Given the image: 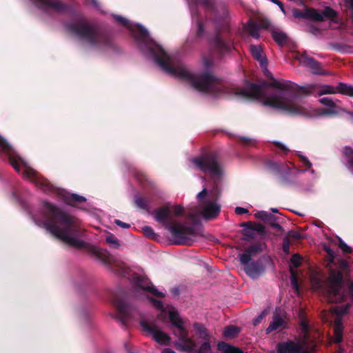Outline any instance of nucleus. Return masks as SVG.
<instances>
[{"mask_svg":"<svg viewBox=\"0 0 353 353\" xmlns=\"http://www.w3.org/2000/svg\"><path fill=\"white\" fill-rule=\"evenodd\" d=\"M339 245L340 248L343 250L345 253H350L352 251V248L347 245L341 239H339Z\"/></svg>","mask_w":353,"mask_h":353,"instance_id":"39","label":"nucleus"},{"mask_svg":"<svg viewBox=\"0 0 353 353\" xmlns=\"http://www.w3.org/2000/svg\"><path fill=\"white\" fill-rule=\"evenodd\" d=\"M266 312L263 311L256 318H255L253 321L254 325H256L261 323L263 319L265 316Z\"/></svg>","mask_w":353,"mask_h":353,"instance_id":"43","label":"nucleus"},{"mask_svg":"<svg viewBox=\"0 0 353 353\" xmlns=\"http://www.w3.org/2000/svg\"><path fill=\"white\" fill-rule=\"evenodd\" d=\"M114 17L130 30L142 52L152 58L165 72L187 82L199 92L215 96L221 94L222 85L210 71L212 65L211 59H203V72L194 73L183 63L177 54H168L153 41L148 30L141 24L134 23L119 15H114Z\"/></svg>","mask_w":353,"mask_h":353,"instance_id":"1","label":"nucleus"},{"mask_svg":"<svg viewBox=\"0 0 353 353\" xmlns=\"http://www.w3.org/2000/svg\"><path fill=\"white\" fill-rule=\"evenodd\" d=\"M345 6L353 9V0H345Z\"/></svg>","mask_w":353,"mask_h":353,"instance_id":"52","label":"nucleus"},{"mask_svg":"<svg viewBox=\"0 0 353 353\" xmlns=\"http://www.w3.org/2000/svg\"><path fill=\"white\" fill-rule=\"evenodd\" d=\"M301 257L298 254H295L292 256L290 259V263L293 265L294 268H296L301 265Z\"/></svg>","mask_w":353,"mask_h":353,"instance_id":"37","label":"nucleus"},{"mask_svg":"<svg viewBox=\"0 0 353 353\" xmlns=\"http://www.w3.org/2000/svg\"><path fill=\"white\" fill-rule=\"evenodd\" d=\"M112 302L120 316L125 321L136 319L140 315L134 307L127 304L123 299L115 298Z\"/></svg>","mask_w":353,"mask_h":353,"instance_id":"14","label":"nucleus"},{"mask_svg":"<svg viewBox=\"0 0 353 353\" xmlns=\"http://www.w3.org/2000/svg\"><path fill=\"white\" fill-rule=\"evenodd\" d=\"M299 157H300V159H301V161L303 164V165H305L307 166L309 169L311 168L312 167V163L310 162V161L307 159V157H305V156H303V154H301L300 152H299Z\"/></svg>","mask_w":353,"mask_h":353,"instance_id":"42","label":"nucleus"},{"mask_svg":"<svg viewBox=\"0 0 353 353\" xmlns=\"http://www.w3.org/2000/svg\"><path fill=\"white\" fill-rule=\"evenodd\" d=\"M347 290H348V296L351 299V301L353 303V282L349 281L347 283Z\"/></svg>","mask_w":353,"mask_h":353,"instance_id":"44","label":"nucleus"},{"mask_svg":"<svg viewBox=\"0 0 353 353\" xmlns=\"http://www.w3.org/2000/svg\"><path fill=\"white\" fill-rule=\"evenodd\" d=\"M276 145H277L279 148H281V150H283V151H288V148H286V146H285L284 144L281 143H279V142H278V143H276Z\"/></svg>","mask_w":353,"mask_h":353,"instance_id":"53","label":"nucleus"},{"mask_svg":"<svg viewBox=\"0 0 353 353\" xmlns=\"http://www.w3.org/2000/svg\"><path fill=\"white\" fill-rule=\"evenodd\" d=\"M210 44L216 50L221 54L230 52L232 48L231 42L225 40L219 34H216L210 41Z\"/></svg>","mask_w":353,"mask_h":353,"instance_id":"21","label":"nucleus"},{"mask_svg":"<svg viewBox=\"0 0 353 353\" xmlns=\"http://www.w3.org/2000/svg\"><path fill=\"white\" fill-rule=\"evenodd\" d=\"M271 210H272V212H274V213H277L278 212V209H276V208H272Z\"/></svg>","mask_w":353,"mask_h":353,"instance_id":"56","label":"nucleus"},{"mask_svg":"<svg viewBox=\"0 0 353 353\" xmlns=\"http://www.w3.org/2000/svg\"><path fill=\"white\" fill-rule=\"evenodd\" d=\"M65 202L69 205H74L85 201V199L76 194L65 193L64 195Z\"/></svg>","mask_w":353,"mask_h":353,"instance_id":"27","label":"nucleus"},{"mask_svg":"<svg viewBox=\"0 0 353 353\" xmlns=\"http://www.w3.org/2000/svg\"><path fill=\"white\" fill-rule=\"evenodd\" d=\"M300 63L311 70L312 73L314 74H325V72L321 71L320 63L311 57L303 54L298 58Z\"/></svg>","mask_w":353,"mask_h":353,"instance_id":"20","label":"nucleus"},{"mask_svg":"<svg viewBox=\"0 0 353 353\" xmlns=\"http://www.w3.org/2000/svg\"><path fill=\"white\" fill-rule=\"evenodd\" d=\"M241 264L244 266L243 270L246 274L252 279L258 278L265 271V267L259 260L257 261L251 260Z\"/></svg>","mask_w":353,"mask_h":353,"instance_id":"17","label":"nucleus"},{"mask_svg":"<svg viewBox=\"0 0 353 353\" xmlns=\"http://www.w3.org/2000/svg\"><path fill=\"white\" fill-rule=\"evenodd\" d=\"M279 219L278 217L272 214V217L268 219L267 223L276 229L281 230V226L279 224Z\"/></svg>","mask_w":353,"mask_h":353,"instance_id":"34","label":"nucleus"},{"mask_svg":"<svg viewBox=\"0 0 353 353\" xmlns=\"http://www.w3.org/2000/svg\"><path fill=\"white\" fill-rule=\"evenodd\" d=\"M350 307V304L334 307L332 309V312L336 315V319L334 321V341L336 343H339L342 341L343 327L341 323V316L345 314Z\"/></svg>","mask_w":353,"mask_h":353,"instance_id":"15","label":"nucleus"},{"mask_svg":"<svg viewBox=\"0 0 353 353\" xmlns=\"http://www.w3.org/2000/svg\"><path fill=\"white\" fill-rule=\"evenodd\" d=\"M114 223L122 228H124V229H127V228H130V224L128 223H124V222H122L121 221L119 220V219H115L114 220Z\"/></svg>","mask_w":353,"mask_h":353,"instance_id":"48","label":"nucleus"},{"mask_svg":"<svg viewBox=\"0 0 353 353\" xmlns=\"http://www.w3.org/2000/svg\"><path fill=\"white\" fill-rule=\"evenodd\" d=\"M0 150L8 157L12 166L17 172H21L25 179L29 180L41 188L46 185V182L39 178L36 171L1 137H0Z\"/></svg>","mask_w":353,"mask_h":353,"instance_id":"9","label":"nucleus"},{"mask_svg":"<svg viewBox=\"0 0 353 353\" xmlns=\"http://www.w3.org/2000/svg\"><path fill=\"white\" fill-rule=\"evenodd\" d=\"M327 252H328L329 254H330V250H327Z\"/></svg>","mask_w":353,"mask_h":353,"instance_id":"60","label":"nucleus"},{"mask_svg":"<svg viewBox=\"0 0 353 353\" xmlns=\"http://www.w3.org/2000/svg\"><path fill=\"white\" fill-rule=\"evenodd\" d=\"M340 353H341V352H340Z\"/></svg>","mask_w":353,"mask_h":353,"instance_id":"61","label":"nucleus"},{"mask_svg":"<svg viewBox=\"0 0 353 353\" xmlns=\"http://www.w3.org/2000/svg\"><path fill=\"white\" fill-rule=\"evenodd\" d=\"M289 236L294 239H300L303 238V235L295 231H292L289 233Z\"/></svg>","mask_w":353,"mask_h":353,"instance_id":"49","label":"nucleus"},{"mask_svg":"<svg viewBox=\"0 0 353 353\" xmlns=\"http://www.w3.org/2000/svg\"><path fill=\"white\" fill-rule=\"evenodd\" d=\"M94 254L102 261L104 263L106 262L107 260V253L106 252L102 250L100 248H94Z\"/></svg>","mask_w":353,"mask_h":353,"instance_id":"33","label":"nucleus"},{"mask_svg":"<svg viewBox=\"0 0 353 353\" xmlns=\"http://www.w3.org/2000/svg\"><path fill=\"white\" fill-rule=\"evenodd\" d=\"M337 93L353 97V85L340 83L337 85Z\"/></svg>","mask_w":353,"mask_h":353,"instance_id":"28","label":"nucleus"},{"mask_svg":"<svg viewBox=\"0 0 353 353\" xmlns=\"http://www.w3.org/2000/svg\"><path fill=\"white\" fill-rule=\"evenodd\" d=\"M66 28L89 48L103 49L111 43L110 38L105 34L88 23L83 17L68 23Z\"/></svg>","mask_w":353,"mask_h":353,"instance_id":"5","label":"nucleus"},{"mask_svg":"<svg viewBox=\"0 0 353 353\" xmlns=\"http://www.w3.org/2000/svg\"><path fill=\"white\" fill-rule=\"evenodd\" d=\"M204 24L201 22L198 23V34L199 36L203 35L204 33Z\"/></svg>","mask_w":353,"mask_h":353,"instance_id":"51","label":"nucleus"},{"mask_svg":"<svg viewBox=\"0 0 353 353\" xmlns=\"http://www.w3.org/2000/svg\"><path fill=\"white\" fill-rule=\"evenodd\" d=\"M154 216L157 221L163 224L172 235V241L176 245H190L192 241L188 236H194L195 230L183 223L174 222L170 207L165 206L156 210Z\"/></svg>","mask_w":353,"mask_h":353,"instance_id":"6","label":"nucleus"},{"mask_svg":"<svg viewBox=\"0 0 353 353\" xmlns=\"http://www.w3.org/2000/svg\"><path fill=\"white\" fill-rule=\"evenodd\" d=\"M240 330L234 325L227 326L223 332V336L227 339H234L239 333Z\"/></svg>","mask_w":353,"mask_h":353,"instance_id":"30","label":"nucleus"},{"mask_svg":"<svg viewBox=\"0 0 353 353\" xmlns=\"http://www.w3.org/2000/svg\"><path fill=\"white\" fill-rule=\"evenodd\" d=\"M285 83H276L272 88L248 84L234 94L244 99L259 100L265 106H269L282 113L306 118L328 117L338 114L336 102L331 97H323L319 102L326 108H313L302 99L291 94Z\"/></svg>","mask_w":353,"mask_h":353,"instance_id":"2","label":"nucleus"},{"mask_svg":"<svg viewBox=\"0 0 353 353\" xmlns=\"http://www.w3.org/2000/svg\"><path fill=\"white\" fill-rule=\"evenodd\" d=\"M343 274L332 272L328 279L327 299L330 302H340L347 296L342 286Z\"/></svg>","mask_w":353,"mask_h":353,"instance_id":"12","label":"nucleus"},{"mask_svg":"<svg viewBox=\"0 0 353 353\" xmlns=\"http://www.w3.org/2000/svg\"><path fill=\"white\" fill-rule=\"evenodd\" d=\"M34 223L45 228L52 235L75 248H83L84 230L74 217L63 213L50 203L43 202L42 208L32 215Z\"/></svg>","mask_w":353,"mask_h":353,"instance_id":"3","label":"nucleus"},{"mask_svg":"<svg viewBox=\"0 0 353 353\" xmlns=\"http://www.w3.org/2000/svg\"><path fill=\"white\" fill-rule=\"evenodd\" d=\"M150 301L156 308L161 310V314L158 315L159 320L163 321L165 316L169 317L172 325L174 327L173 335L177 340L174 345L178 350L188 353H211L208 334L202 325L199 323L194 325L196 335L204 340L200 347L197 348L195 342L189 337L188 332L184 325V321L176 310L170 305L163 307V303L160 301L154 299H150Z\"/></svg>","mask_w":353,"mask_h":353,"instance_id":"4","label":"nucleus"},{"mask_svg":"<svg viewBox=\"0 0 353 353\" xmlns=\"http://www.w3.org/2000/svg\"><path fill=\"white\" fill-rule=\"evenodd\" d=\"M271 2H272L273 3L276 4L278 6V7H279L281 11L284 14H285V10L284 9V7H283V3L279 0H271Z\"/></svg>","mask_w":353,"mask_h":353,"instance_id":"50","label":"nucleus"},{"mask_svg":"<svg viewBox=\"0 0 353 353\" xmlns=\"http://www.w3.org/2000/svg\"><path fill=\"white\" fill-rule=\"evenodd\" d=\"M135 203L138 207L141 208H145L146 207L145 201L141 197H136Z\"/></svg>","mask_w":353,"mask_h":353,"instance_id":"41","label":"nucleus"},{"mask_svg":"<svg viewBox=\"0 0 353 353\" xmlns=\"http://www.w3.org/2000/svg\"><path fill=\"white\" fill-rule=\"evenodd\" d=\"M290 243L288 239H285L283 243V250L286 254H289L290 252Z\"/></svg>","mask_w":353,"mask_h":353,"instance_id":"45","label":"nucleus"},{"mask_svg":"<svg viewBox=\"0 0 353 353\" xmlns=\"http://www.w3.org/2000/svg\"><path fill=\"white\" fill-rule=\"evenodd\" d=\"M336 12L329 6L325 7L321 12L314 8H306L303 10L294 9L292 14L296 19H308L316 21H323L325 19L333 20L336 16Z\"/></svg>","mask_w":353,"mask_h":353,"instance_id":"11","label":"nucleus"},{"mask_svg":"<svg viewBox=\"0 0 353 353\" xmlns=\"http://www.w3.org/2000/svg\"><path fill=\"white\" fill-rule=\"evenodd\" d=\"M347 113H348V114H350V115H351V116H353V112H348Z\"/></svg>","mask_w":353,"mask_h":353,"instance_id":"58","label":"nucleus"},{"mask_svg":"<svg viewBox=\"0 0 353 353\" xmlns=\"http://www.w3.org/2000/svg\"><path fill=\"white\" fill-rule=\"evenodd\" d=\"M143 232L145 236L150 237V238L154 237L155 233H154V230L151 227L145 226L143 228Z\"/></svg>","mask_w":353,"mask_h":353,"instance_id":"40","label":"nucleus"},{"mask_svg":"<svg viewBox=\"0 0 353 353\" xmlns=\"http://www.w3.org/2000/svg\"><path fill=\"white\" fill-rule=\"evenodd\" d=\"M284 323L283 319L278 315L276 313H274L273 316V320L268 326V327L266 329V332L268 334L270 333L271 332L278 329L279 327H281L283 324Z\"/></svg>","mask_w":353,"mask_h":353,"instance_id":"25","label":"nucleus"},{"mask_svg":"<svg viewBox=\"0 0 353 353\" xmlns=\"http://www.w3.org/2000/svg\"><path fill=\"white\" fill-rule=\"evenodd\" d=\"M140 325L143 330L150 335L159 344L162 345L170 344L171 337L161 330L156 321L149 322L144 319H141Z\"/></svg>","mask_w":353,"mask_h":353,"instance_id":"13","label":"nucleus"},{"mask_svg":"<svg viewBox=\"0 0 353 353\" xmlns=\"http://www.w3.org/2000/svg\"><path fill=\"white\" fill-rule=\"evenodd\" d=\"M290 272H291V283H292V285L294 290L296 292H298L299 291L298 282H297V280H296V274H295L294 271L293 270L292 266L290 267Z\"/></svg>","mask_w":353,"mask_h":353,"instance_id":"38","label":"nucleus"},{"mask_svg":"<svg viewBox=\"0 0 353 353\" xmlns=\"http://www.w3.org/2000/svg\"><path fill=\"white\" fill-rule=\"evenodd\" d=\"M301 327L302 338L279 343L276 345V353H312L314 350L316 339L320 334L314 328L311 327L305 319L301 320Z\"/></svg>","mask_w":353,"mask_h":353,"instance_id":"8","label":"nucleus"},{"mask_svg":"<svg viewBox=\"0 0 353 353\" xmlns=\"http://www.w3.org/2000/svg\"><path fill=\"white\" fill-rule=\"evenodd\" d=\"M255 215L258 219H260L266 222L268 221L269 219L272 217V214L265 211H259L257 213H256Z\"/></svg>","mask_w":353,"mask_h":353,"instance_id":"36","label":"nucleus"},{"mask_svg":"<svg viewBox=\"0 0 353 353\" xmlns=\"http://www.w3.org/2000/svg\"><path fill=\"white\" fill-rule=\"evenodd\" d=\"M256 231L258 232H260V233H262L264 232V227L262 225H256L254 226V228H251L249 231V232H250L252 234H254L253 233V231Z\"/></svg>","mask_w":353,"mask_h":353,"instance_id":"46","label":"nucleus"},{"mask_svg":"<svg viewBox=\"0 0 353 353\" xmlns=\"http://www.w3.org/2000/svg\"><path fill=\"white\" fill-rule=\"evenodd\" d=\"M243 140H244L245 141H251V139H245V138H243Z\"/></svg>","mask_w":353,"mask_h":353,"instance_id":"57","label":"nucleus"},{"mask_svg":"<svg viewBox=\"0 0 353 353\" xmlns=\"http://www.w3.org/2000/svg\"><path fill=\"white\" fill-rule=\"evenodd\" d=\"M37 6L54 10L57 12H63L68 8V6L60 0H30Z\"/></svg>","mask_w":353,"mask_h":353,"instance_id":"18","label":"nucleus"},{"mask_svg":"<svg viewBox=\"0 0 353 353\" xmlns=\"http://www.w3.org/2000/svg\"><path fill=\"white\" fill-rule=\"evenodd\" d=\"M270 26V22L267 20L259 21L258 23L250 21L246 26V30L252 37L258 39L260 36L259 30L260 29H269Z\"/></svg>","mask_w":353,"mask_h":353,"instance_id":"22","label":"nucleus"},{"mask_svg":"<svg viewBox=\"0 0 353 353\" xmlns=\"http://www.w3.org/2000/svg\"><path fill=\"white\" fill-rule=\"evenodd\" d=\"M337 93V86L334 87L330 85H321L317 88V94L321 96L323 94H333Z\"/></svg>","mask_w":353,"mask_h":353,"instance_id":"26","label":"nucleus"},{"mask_svg":"<svg viewBox=\"0 0 353 353\" xmlns=\"http://www.w3.org/2000/svg\"><path fill=\"white\" fill-rule=\"evenodd\" d=\"M170 209L171 210V216H178L183 212V208L181 205H173L170 207Z\"/></svg>","mask_w":353,"mask_h":353,"instance_id":"35","label":"nucleus"},{"mask_svg":"<svg viewBox=\"0 0 353 353\" xmlns=\"http://www.w3.org/2000/svg\"><path fill=\"white\" fill-rule=\"evenodd\" d=\"M219 192L216 189L208 192L204 188L198 194L199 206L190 208L187 213V219L193 223L198 222L200 216L205 219L216 218L221 211V205L218 203Z\"/></svg>","mask_w":353,"mask_h":353,"instance_id":"7","label":"nucleus"},{"mask_svg":"<svg viewBox=\"0 0 353 353\" xmlns=\"http://www.w3.org/2000/svg\"><path fill=\"white\" fill-rule=\"evenodd\" d=\"M105 241L110 246L114 248H117L119 246L118 239L112 234L108 235L105 238Z\"/></svg>","mask_w":353,"mask_h":353,"instance_id":"32","label":"nucleus"},{"mask_svg":"<svg viewBox=\"0 0 353 353\" xmlns=\"http://www.w3.org/2000/svg\"><path fill=\"white\" fill-rule=\"evenodd\" d=\"M250 50L252 57L260 63L264 71L268 72V61L261 47L260 46H250Z\"/></svg>","mask_w":353,"mask_h":353,"instance_id":"23","label":"nucleus"},{"mask_svg":"<svg viewBox=\"0 0 353 353\" xmlns=\"http://www.w3.org/2000/svg\"><path fill=\"white\" fill-rule=\"evenodd\" d=\"M311 173L314 174V170H311Z\"/></svg>","mask_w":353,"mask_h":353,"instance_id":"59","label":"nucleus"},{"mask_svg":"<svg viewBox=\"0 0 353 353\" xmlns=\"http://www.w3.org/2000/svg\"><path fill=\"white\" fill-rule=\"evenodd\" d=\"M343 154L347 160V168L353 174V149L345 147L343 150Z\"/></svg>","mask_w":353,"mask_h":353,"instance_id":"29","label":"nucleus"},{"mask_svg":"<svg viewBox=\"0 0 353 353\" xmlns=\"http://www.w3.org/2000/svg\"><path fill=\"white\" fill-rule=\"evenodd\" d=\"M161 353H176V352L170 348H165L162 350Z\"/></svg>","mask_w":353,"mask_h":353,"instance_id":"54","label":"nucleus"},{"mask_svg":"<svg viewBox=\"0 0 353 353\" xmlns=\"http://www.w3.org/2000/svg\"><path fill=\"white\" fill-rule=\"evenodd\" d=\"M249 212L248 210L242 207H236L235 208V213L236 214H245Z\"/></svg>","mask_w":353,"mask_h":353,"instance_id":"47","label":"nucleus"},{"mask_svg":"<svg viewBox=\"0 0 353 353\" xmlns=\"http://www.w3.org/2000/svg\"><path fill=\"white\" fill-rule=\"evenodd\" d=\"M217 349L223 353H243L242 350L239 348L228 344L223 341L219 342Z\"/></svg>","mask_w":353,"mask_h":353,"instance_id":"24","label":"nucleus"},{"mask_svg":"<svg viewBox=\"0 0 353 353\" xmlns=\"http://www.w3.org/2000/svg\"><path fill=\"white\" fill-rule=\"evenodd\" d=\"M191 162L195 168L203 172H209L213 179H220L223 174L216 157L212 154H205L194 158Z\"/></svg>","mask_w":353,"mask_h":353,"instance_id":"10","label":"nucleus"},{"mask_svg":"<svg viewBox=\"0 0 353 353\" xmlns=\"http://www.w3.org/2000/svg\"><path fill=\"white\" fill-rule=\"evenodd\" d=\"M93 4V6L96 8H98L99 7V4H98V2L97 1V0H90Z\"/></svg>","mask_w":353,"mask_h":353,"instance_id":"55","label":"nucleus"},{"mask_svg":"<svg viewBox=\"0 0 353 353\" xmlns=\"http://www.w3.org/2000/svg\"><path fill=\"white\" fill-rule=\"evenodd\" d=\"M134 285L137 292L141 290L143 293H150L154 296L160 297L165 296V294L159 291L153 285L151 284L150 281L147 278L142 276L134 277Z\"/></svg>","mask_w":353,"mask_h":353,"instance_id":"16","label":"nucleus"},{"mask_svg":"<svg viewBox=\"0 0 353 353\" xmlns=\"http://www.w3.org/2000/svg\"><path fill=\"white\" fill-rule=\"evenodd\" d=\"M265 248L263 243H255L246 248L244 252L239 254V260L241 263H247L251 261L252 258L261 252Z\"/></svg>","mask_w":353,"mask_h":353,"instance_id":"19","label":"nucleus"},{"mask_svg":"<svg viewBox=\"0 0 353 353\" xmlns=\"http://www.w3.org/2000/svg\"><path fill=\"white\" fill-rule=\"evenodd\" d=\"M272 36L274 41L279 44L283 43L287 39V35L284 32L279 31V30L272 29Z\"/></svg>","mask_w":353,"mask_h":353,"instance_id":"31","label":"nucleus"}]
</instances>
